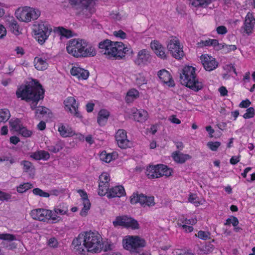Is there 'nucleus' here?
I'll return each mask as SVG.
<instances>
[{
  "mask_svg": "<svg viewBox=\"0 0 255 255\" xmlns=\"http://www.w3.org/2000/svg\"><path fill=\"white\" fill-rule=\"evenodd\" d=\"M85 236L84 234H80L78 237L75 238L72 242V245L75 251L78 252L79 254H83L85 252V245H84V240Z\"/></svg>",
  "mask_w": 255,
  "mask_h": 255,
  "instance_id": "412c9836",
  "label": "nucleus"
},
{
  "mask_svg": "<svg viewBox=\"0 0 255 255\" xmlns=\"http://www.w3.org/2000/svg\"><path fill=\"white\" fill-rule=\"evenodd\" d=\"M34 26L33 31L35 35V38L39 43L43 44L51 33L52 28L49 25L44 23L43 22Z\"/></svg>",
  "mask_w": 255,
  "mask_h": 255,
  "instance_id": "1a4fd4ad",
  "label": "nucleus"
},
{
  "mask_svg": "<svg viewBox=\"0 0 255 255\" xmlns=\"http://www.w3.org/2000/svg\"><path fill=\"white\" fill-rule=\"evenodd\" d=\"M220 145L221 142L219 141H210L207 143V146L212 151H217Z\"/></svg>",
  "mask_w": 255,
  "mask_h": 255,
  "instance_id": "6e6d98bb",
  "label": "nucleus"
},
{
  "mask_svg": "<svg viewBox=\"0 0 255 255\" xmlns=\"http://www.w3.org/2000/svg\"><path fill=\"white\" fill-rule=\"evenodd\" d=\"M123 246L132 255L143 251L146 246L144 239L137 236H127L123 240Z\"/></svg>",
  "mask_w": 255,
  "mask_h": 255,
  "instance_id": "39448f33",
  "label": "nucleus"
},
{
  "mask_svg": "<svg viewBox=\"0 0 255 255\" xmlns=\"http://www.w3.org/2000/svg\"><path fill=\"white\" fill-rule=\"evenodd\" d=\"M47 59L45 57H36L34 60V66L38 70H44L48 67Z\"/></svg>",
  "mask_w": 255,
  "mask_h": 255,
  "instance_id": "bb28decb",
  "label": "nucleus"
},
{
  "mask_svg": "<svg viewBox=\"0 0 255 255\" xmlns=\"http://www.w3.org/2000/svg\"><path fill=\"white\" fill-rule=\"evenodd\" d=\"M71 4L77 6L79 14L83 17L89 18L95 12L93 0H70Z\"/></svg>",
  "mask_w": 255,
  "mask_h": 255,
  "instance_id": "0eeeda50",
  "label": "nucleus"
},
{
  "mask_svg": "<svg viewBox=\"0 0 255 255\" xmlns=\"http://www.w3.org/2000/svg\"><path fill=\"white\" fill-rule=\"evenodd\" d=\"M18 132H19V134L22 136L25 137H30L32 133V132L31 130H28L23 126L18 131Z\"/></svg>",
  "mask_w": 255,
  "mask_h": 255,
  "instance_id": "864d4df0",
  "label": "nucleus"
},
{
  "mask_svg": "<svg viewBox=\"0 0 255 255\" xmlns=\"http://www.w3.org/2000/svg\"><path fill=\"white\" fill-rule=\"evenodd\" d=\"M130 202L131 204L139 203L142 206H153L155 205L154 197L147 196L141 193L134 192L130 197Z\"/></svg>",
  "mask_w": 255,
  "mask_h": 255,
  "instance_id": "9b49d317",
  "label": "nucleus"
},
{
  "mask_svg": "<svg viewBox=\"0 0 255 255\" xmlns=\"http://www.w3.org/2000/svg\"><path fill=\"white\" fill-rule=\"evenodd\" d=\"M195 70V68L191 66L184 67L180 73V81L182 85L198 92L202 89L203 84L197 79Z\"/></svg>",
  "mask_w": 255,
  "mask_h": 255,
  "instance_id": "7ed1b4c3",
  "label": "nucleus"
},
{
  "mask_svg": "<svg viewBox=\"0 0 255 255\" xmlns=\"http://www.w3.org/2000/svg\"><path fill=\"white\" fill-rule=\"evenodd\" d=\"M11 196L7 193L0 191V200L8 201L11 198Z\"/></svg>",
  "mask_w": 255,
  "mask_h": 255,
  "instance_id": "e2e57ef3",
  "label": "nucleus"
},
{
  "mask_svg": "<svg viewBox=\"0 0 255 255\" xmlns=\"http://www.w3.org/2000/svg\"><path fill=\"white\" fill-rule=\"evenodd\" d=\"M84 245L87 252L97 253L102 251L103 243L98 233L86 232L84 233Z\"/></svg>",
  "mask_w": 255,
  "mask_h": 255,
  "instance_id": "20e7f679",
  "label": "nucleus"
},
{
  "mask_svg": "<svg viewBox=\"0 0 255 255\" xmlns=\"http://www.w3.org/2000/svg\"><path fill=\"white\" fill-rule=\"evenodd\" d=\"M239 220L238 218L235 216H231V218H228L226 221V223L224 224L226 226H230L231 224L234 227H236L239 224Z\"/></svg>",
  "mask_w": 255,
  "mask_h": 255,
  "instance_id": "3c124183",
  "label": "nucleus"
},
{
  "mask_svg": "<svg viewBox=\"0 0 255 255\" xmlns=\"http://www.w3.org/2000/svg\"><path fill=\"white\" fill-rule=\"evenodd\" d=\"M237 49V46L235 45H227L225 43L224 50L225 53H229L232 51H235Z\"/></svg>",
  "mask_w": 255,
  "mask_h": 255,
  "instance_id": "680f3d73",
  "label": "nucleus"
},
{
  "mask_svg": "<svg viewBox=\"0 0 255 255\" xmlns=\"http://www.w3.org/2000/svg\"><path fill=\"white\" fill-rule=\"evenodd\" d=\"M30 157L36 160H47L50 158V154L47 151L41 150L32 153Z\"/></svg>",
  "mask_w": 255,
  "mask_h": 255,
  "instance_id": "7c9ffc66",
  "label": "nucleus"
},
{
  "mask_svg": "<svg viewBox=\"0 0 255 255\" xmlns=\"http://www.w3.org/2000/svg\"><path fill=\"white\" fill-rule=\"evenodd\" d=\"M57 31L61 36L65 37L67 38L73 36L72 31L71 30L66 29L63 27H58Z\"/></svg>",
  "mask_w": 255,
  "mask_h": 255,
  "instance_id": "a19ab883",
  "label": "nucleus"
},
{
  "mask_svg": "<svg viewBox=\"0 0 255 255\" xmlns=\"http://www.w3.org/2000/svg\"><path fill=\"white\" fill-rule=\"evenodd\" d=\"M151 56L149 52L145 49L139 50L134 59V63L138 66H143L151 62Z\"/></svg>",
  "mask_w": 255,
  "mask_h": 255,
  "instance_id": "f8f14e48",
  "label": "nucleus"
},
{
  "mask_svg": "<svg viewBox=\"0 0 255 255\" xmlns=\"http://www.w3.org/2000/svg\"><path fill=\"white\" fill-rule=\"evenodd\" d=\"M255 24V18L252 13L248 12L245 17L244 26L242 27L244 32L250 35L252 33V30Z\"/></svg>",
  "mask_w": 255,
  "mask_h": 255,
  "instance_id": "f3484780",
  "label": "nucleus"
},
{
  "mask_svg": "<svg viewBox=\"0 0 255 255\" xmlns=\"http://www.w3.org/2000/svg\"><path fill=\"white\" fill-rule=\"evenodd\" d=\"M9 123L10 127L16 131H18L23 127L21 120L17 118L11 119Z\"/></svg>",
  "mask_w": 255,
  "mask_h": 255,
  "instance_id": "ea45409f",
  "label": "nucleus"
},
{
  "mask_svg": "<svg viewBox=\"0 0 255 255\" xmlns=\"http://www.w3.org/2000/svg\"><path fill=\"white\" fill-rule=\"evenodd\" d=\"M117 44V42H113L108 39H105L98 44L99 51L104 55H107L109 58L115 57Z\"/></svg>",
  "mask_w": 255,
  "mask_h": 255,
  "instance_id": "9d476101",
  "label": "nucleus"
},
{
  "mask_svg": "<svg viewBox=\"0 0 255 255\" xmlns=\"http://www.w3.org/2000/svg\"><path fill=\"white\" fill-rule=\"evenodd\" d=\"M173 160L178 163L183 164L186 160L190 159L191 156L187 154H183L179 151H175L172 154Z\"/></svg>",
  "mask_w": 255,
  "mask_h": 255,
  "instance_id": "a878e982",
  "label": "nucleus"
},
{
  "mask_svg": "<svg viewBox=\"0 0 255 255\" xmlns=\"http://www.w3.org/2000/svg\"><path fill=\"white\" fill-rule=\"evenodd\" d=\"M167 48L172 56L176 59H180L184 56L183 51L180 46V43L178 40H171L167 45Z\"/></svg>",
  "mask_w": 255,
  "mask_h": 255,
  "instance_id": "ddd939ff",
  "label": "nucleus"
},
{
  "mask_svg": "<svg viewBox=\"0 0 255 255\" xmlns=\"http://www.w3.org/2000/svg\"><path fill=\"white\" fill-rule=\"evenodd\" d=\"M179 227H182V228L185 230V232L190 233L193 230V227L192 226H189L187 225H182L181 223H178Z\"/></svg>",
  "mask_w": 255,
  "mask_h": 255,
  "instance_id": "338daca9",
  "label": "nucleus"
},
{
  "mask_svg": "<svg viewBox=\"0 0 255 255\" xmlns=\"http://www.w3.org/2000/svg\"><path fill=\"white\" fill-rule=\"evenodd\" d=\"M127 216H117L115 220L113 222V224L115 227L118 226H122L125 227L126 219Z\"/></svg>",
  "mask_w": 255,
  "mask_h": 255,
  "instance_id": "79ce46f5",
  "label": "nucleus"
},
{
  "mask_svg": "<svg viewBox=\"0 0 255 255\" xmlns=\"http://www.w3.org/2000/svg\"><path fill=\"white\" fill-rule=\"evenodd\" d=\"M158 166H149L147 167L146 170L145 174L148 178L153 179L155 178H159V175H158Z\"/></svg>",
  "mask_w": 255,
  "mask_h": 255,
  "instance_id": "473e14b6",
  "label": "nucleus"
},
{
  "mask_svg": "<svg viewBox=\"0 0 255 255\" xmlns=\"http://www.w3.org/2000/svg\"><path fill=\"white\" fill-rule=\"evenodd\" d=\"M136 82L138 85H142L147 83V80L142 74L139 73L136 75Z\"/></svg>",
  "mask_w": 255,
  "mask_h": 255,
  "instance_id": "603ef678",
  "label": "nucleus"
},
{
  "mask_svg": "<svg viewBox=\"0 0 255 255\" xmlns=\"http://www.w3.org/2000/svg\"><path fill=\"white\" fill-rule=\"evenodd\" d=\"M189 4L195 7L203 6L209 3L211 0H188Z\"/></svg>",
  "mask_w": 255,
  "mask_h": 255,
  "instance_id": "37998d69",
  "label": "nucleus"
},
{
  "mask_svg": "<svg viewBox=\"0 0 255 255\" xmlns=\"http://www.w3.org/2000/svg\"><path fill=\"white\" fill-rule=\"evenodd\" d=\"M134 117L137 122L142 123L147 119L148 113L144 110H140L134 113Z\"/></svg>",
  "mask_w": 255,
  "mask_h": 255,
  "instance_id": "c9c22d12",
  "label": "nucleus"
},
{
  "mask_svg": "<svg viewBox=\"0 0 255 255\" xmlns=\"http://www.w3.org/2000/svg\"><path fill=\"white\" fill-rule=\"evenodd\" d=\"M117 49L115 54L116 59H120L125 56V54H132V49L130 47H125L122 42H117Z\"/></svg>",
  "mask_w": 255,
  "mask_h": 255,
  "instance_id": "6ab92c4d",
  "label": "nucleus"
},
{
  "mask_svg": "<svg viewBox=\"0 0 255 255\" xmlns=\"http://www.w3.org/2000/svg\"><path fill=\"white\" fill-rule=\"evenodd\" d=\"M58 131L60 135L64 137L71 136L74 134V132L71 128L68 126H65L62 123L58 125Z\"/></svg>",
  "mask_w": 255,
  "mask_h": 255,
  "instance_id": "cd10ccee",
  "label": "nucleus"
},
{
  "mask_svg": "<svg viewBox=\"0 0 255 255\" xmlns=\"http://www.w3.org/2000/svg\"><path fill=\"white\" fill-rule=\"evenodd\" d=\"M78 193L81 197L83 200L84 207L81 210L80 214L81 216L85 217L87 215V211L90 209L91 207V203L89 200L88 199L87 193L82 190H79Z\"/></svg>",
  "mask_w": 255,
  "mask_h": 255,
  "instance_id": "4be33fe9",
  "label": "nucleus"
},
{
  "mask_svg": "<svg viewBox=\"0 0 255 255\" xmlns=\"http://www.w3.org/2000/svg\"><path fill=\"white\" fill-rule=\"evenodd\" d=\"M109 185H106L104 183H99L98 194L101 196H103L105 195L106 193L108 194L109 190Z\"/></svg>",
  "mask_w": 255,
  "mask_h": 255,
  "instance_id": "a18cd8bd",
  "label": "nucleus"
},
{
  "mask_svg": "<svg viewBox=\"0 0 255 255\" xmlns=\"http://www.w3.org/2000/svg\"><path fill=\"white\" fill-rule=\"evenodd\" d=\"M66 49L69 54L76 57L94 56L96 54L95 48L83 39L70 40L67 44Z\"/></svg>",
  "mask_w": 255,
  "mask_h": 255,
  "instance_id": "f03ea898",
  "label": "nucleus"
},
{
  "mask_svg": "<svg viewBox=\"0 0 255 255\" xmlns=\"http://www.w3.org/2000/svg\"><path fill=\"white\" fill-rule=\"evenodd\" d=\"M48 148L49 151L52 152L53 153H57L59 152L62 148L59 145H51L49 146Z\"/></svg>",
  "mask_w": 255,
  "mask_h": 255,
  "instance_id": "69168bd1",
  "label": "nucleus"
},
{
  "mask_svg": "<svg viewBox=\"0 0 255 255\" xmlns=\"http://www.w3.org/2000/svg\"><path fill=\"white\" fill-rule=\"evenodd\" d=\"M50 115H52L50 112V110L44 106L37 107V109L35 110V117L39 120L46 115L50 117Z\"/></svg>",
  "mask_w": 255,
  "mask_h": 255,
  "instance_id": "2f4dec72",
  "label": "nucleus"
},
{
  "mask_svg": "<svg viewBox=\"0 0 255 255\" xmlns=\"http://www.w3.org/2000/svg\"><path fill=\"white\" fill-rule=\"evenodd\" d=\"M6 25L8 26L10 30L15 35H19L20 33L19 27L17 21L13 17H9L6 21Z\"/></svg>",
  "mask_w": 255,
  "mask_h": 255,
  "instance_id": "c85d7f7f",
  "label": "nucleus"
},
{
  "mask_svg": "<svg viewBox=\"0 0 255 255\" xmlns=\"http://www.w3.org/2000/svg\"><path fill=\"white\" fill-rule=\"evenodd\" d=\"M33 187V185L29 182L24 183L19 185L17 187V191L20 193L25 192L27 190Z\"/></svg>",
  "mask_w": 255,
  "mask_h": 255,
  "instance_id": "c03bdc74",
  "label": "nucleus"
},
{
  "mask_svg": "<svg viewBox=\"0 0 255 255\" xmlns=\"http://www.w3.org/2000/svg\"><path fill=\"white\" fill-rule=\"evenodd\" d=\"M216 30L219 34L222 35L225 34L228 31L227 28L223 25L217 27Z\"/></svg>",
  "mask_w": 255,
  "mask_h": 255,
  "instance_id": "0e129e2a",
  "label": "nucleus"
},
{
  "mask_svg": "<svg viewBox=\"0 0 255 255\" xmlns=\"http://www.w3.org/2000/svg\"><path fill=\"white\" fill-rule=\"evenodd\" d=\"M99 179L100 181V183H104L105 185L109 186L110 177L107 173L102 174L99 177Z\"/></svg>",
  "mask_w": 255,
  "mask_h": 255,
  "instance_id": "4d7b16f0",
  "label": "nucleus"
},
{
  "mask_svg": "<svg viewBox=\"0 0 255 255\" xmlns=\"http://www.w3.org/2000/svg\"><path fill=\"white\" fill-rule=\"evenodd\" d=\"M157 166L158 172H159L158 175H159V177L163 176H169L171 175L173 171L171 168H168L166 165L163 164H158Z\"/></svg>",
  "mask_w": 255,
  "mask_h": 255,
  "instance_id": "72a5a7b5",
  "label": "nucleus"
},
{
  "mask_svg": "<svg viewBox=\"0 0 255 255\" xmlns=\"http://www.w3.org/2000/svg\"><path fill=\"white\" fill-rule=\"evenodd\" d=\"M32 193L36 195L41 197H49L50 194L48 192H46L39 188H35L32 190Z\"/></svg>",
  "mask_w": 255,
  "mask_h": 255,
  "instance_id": "8fccbe9b",
  "label": "nucleus"
},
{
  "mask_svg": "<svg viewBox=\"0 0 255 255\" xmlns=\"http://www.w3.org/2000/svg\"><path fill=\"white\" fill-rule=\"evenodd\" d=\"M44 90L41 85L36 80L32 79L27 85L20 86L16 91L17 98L27 102L31 101L30 108L34 110L40 100L44 98Z\"/></svg>",
  "mask_w": 255,
  "mask_h": 255,
  "instance_id": "f257e3e1",
  "label": "nucleus"
},
{
  "mask_svg": "<svg viewBox=\"0 0 255 255\" xmlns=\"http://www.w3.org/2000/svg\"><path fill=\"white\" fill-rule=\"evenodd\" d=\"M151 47L155 53L162 59H166V55L165 53L164 48L157 41L154 40L150 44Z\"/></svg>",
  "mask_w": 255,
  "mask_h": 255,
  "instance_id": "393cba45",
  "label": "nucleus"
},
{
  "mask_svg": "<svg viewBox=\"0 0 255 255\" xmlns=\"http://www.w3.org/2000/svg\"><path fill=\"white\" fill-rule=\"evenodd\" d=\"M113 35L117 37H119L122 39H126L127 38V34L123 31L122 30H119L118 31H115L113 32Z\"/></svg>",
  "mask_w": 255,
  "mask_h": 255,
  "instance_id": "bf43d9fd",
  "label": "nucleus"
},
{
  "mask_svg": "<svg viewBox=\"0 0 255 255\" xmlns=\"http://www.w3.org/2000/svg\"><path fill=\"white\" fill-rule=\"evenodd\" d=\"M116 140L118 146L123 149H126L130 146V142L127 139V132L123 129H119L116 133Z\"/></svg>",
  "mask_w": 255,
  "mask_h": 255,
  "instance_id": "4468645a",
  "label": "nucleus"
},
{
  "mask_svg": "<svg viewBox=\"0 0 255 255\" xmlns=\"http://www.w3.org/2000/svg\"><path fill=\"white\" fill-rule=\"evenodd\" d=\"M139 97L138 91L135 89H131L128 91L126 97V100L127 103H131L134 99H137Z\"/></svg>",
  "mask_w": 255,
  "mask_h": 255,
  "instance_id": "e433bc0d",
  "label": "nucleus"
},
{
  "mask_svg": "<svg viewBox=\"0 0 255 255\" xmlns=\"http://www.w3.org/2000/svg\"><path fill=\"white\" fill-rule=\"evenodd\" d=\"M0 239L3 240V245L7 250H13L16 248V245L11 241L15 240L16 237L14 235L9 234H0Z\"/></svg>",
  "mask_w": 255,
  "mask_h": 255,
  "instance_id": "aec40b11",
  "label": "nucleus"
},
{
  "mask_svg": "<svg viewBox=\"0 0 255 255\" xmlns=\"http://www.w3.org/2000/svg\"><path fill=\"white\" fill-rule=\"evenodd\" d=\"M255 116V109L253 107H250L246 110V113L243 115L244 118L250 119Z\"/></svg>",
  "mask_w": 255,
  "mask_h": 255,
  "instance_id": "5fc2aeb1",
  "label": "nucleus"
},
{
  "mask_svg": "<svg viewBox=\"0 0 255 255\" xmlns=\"http://www.w3.org/2000/svg\"><path fill=\"white\" fill-rule=\"evenodd\" d=\"M31 216L33 219L43 222L51 221V223L58 222L61 218L53 213L52 210L43 208H38L33 210L31 212Z\"/></svg>",
  "mask_w": 255,
  "mask_h": 255,
  "instance_id": "423d86ee",
  "label": "nucleus"
},
{
  "mask_svg": "<svg viewBox=\"0 0 255 255\" xmlns=\"http://www.w3.org/2000/svg\"><path fill=\"white\" fill-rule=\"evenodd\" d=\"M218 44V40L209 39L205 41L201 40L197 43L198 47L202 48L204 46H215L216 44Z\"/></svg>",
  "mask_w": 255,
  "mask_h": 255,
  "instance_id": "58836bf2",
  "label": "nucleus"
},
{
  "mask_svg": "<svg viewBox=\"0 0 255 255\" xmlns=\"http://www.w3.org/2000/svg\"><path fill=\"white\" fill-rule=\"evenodd\" d=\"M21 164L23 165L24 171L26 172H28L32 167V163L26 160L22 161L21 162Z\"/></svg>",
  "mask_w": 255,
  "mask_h": 255,
  "instance_id": "052dcab7",
  "label": "nucleus"
},
{
  "mask_svg": "<svg viewBox=\"0 0 255 255\" xmlns=\"http://www.w3.org/2000/svg\"><path fill=\"white\" fill-rule=\"evenodd\" d=\"M201 62L206 71H211L218 66V62L215 58L208 55H202L201 56Z\"/></svg>",
  "mask_w": 255,
  "mask_h": 255,
  "instance_id": "dca6fc26",
  "label": "nucleus"
},
{
  "mask_svg": "<svg viewBox=\"0 0 255 255\" xmlns=\"http://www.w3.org/2000/svg\"><path fill=\"white\" fill-rule=\"evenodd\" d=\"M48 245L51 247H56L57 245V240L55 238H50L48 241Z\"/></svg>",
  "mask_w": 255,
  "mask_h": 255,
  "instance_id": "774afa93",
  "label": "nucleus"
},
{
  "mask_svg": "<svg viewBox=\"0 0 255 255\" xmlns=\"http://www.w3.org/2000/svg\"><path fill=\"white\" fill-rule=\"evenodd\" d=\"M126 194L125 190L123 186H116L109 188L107 197L108 198L120 197Z\"/></svg>",
  "mask_w": 255,
  "mask_h": 255,
  "instance_id": "b1692460",
  "label": "nucleus"
},
{
  "mask_svg": "<svg viewBox=\"0 0 255 255\" xmlns=\"http://www.w3.org/2000/svg\"><path fill=\"white\" fill-rule=\"evenodd\" d=\"M210 234L203 231H200L198 233L197 236L201 239L206 240L210 238Z\"/></svg>",
  "mask_w": 255,
  "mask_h": 255,
  "instance_id": "13d9d810",
  "label": "nucleus"
},
{
  "mask_svg": "<svg viewBox=\"0 0 255 255\" xmlns=\"http://www.w3.org/2000/svg\"><path fill=\"white\" fill-rule=\"evenodd\" d=\"M68 212V209L66 207H61V205H58L54 208L53 213L55 215H63L66 214Z\"/></svg>",
  "mask_w": 255,
  "mask_h": 255,
  "instance_id": "de8ad7c7",
  "label": "nucleus"
},
{
  "mask_svg": "<svg viewBox=\"0 0 255 255\" xmlns=\"http://www.w3.org/2000/svg\"><path fill=\"white\" fill-rule=\"evenodd\" d=\"M15 14L19 20L27 22L31 20L37 19L40 15V12L38 9L25 6L21 10L18 9Z\"/></svg>",
  "mask_w": 255,
  "mask_h": 255,
  "instance_id": "6e6552de",
  "label": "nucleus"
},
{
  "mask_svg": "<svg viewBox=\"0 0 255 255\" xmlns=\"http://www.w3.org/2000/svg\"><path fill=\"white\" fill-rule=\"evenodd\" d=\"M100 159L106 163H109L113 160V155L111 153H107L105 151H102L100 154Z\"/></svg>",
  "mask_w": 255,
  "mask_h": 255,
  "instance_id": "49530a36",
  "label": "nucleus"
},
{
  "mask_svg": "<svg viewBox=\"0 0 255 255\" xmlns=\"http://www.w3.org/2000/svg\"><path fill=\"white\" fill-rule=\"evenodd\" d=\"M158 76L164 84L168 87H174L175 83L170 73L165 69H162L158 72Z\"/></svg>",
  "mask_w": 255,
  "mask_h": 255,
  "instance_id": "a211bd4d",
  "label": "nucleus"
},
{
  "mask_svg": "<svg viewBox=\"0 0 255 255\" xmlns=\"http://www.w3.org/2000/svg\"><path fill=\"white\" fill-rule=\"evenodd\" d=\"M110 116L109 112L106 110H101L98 113L97 122L100 126H104L107 122Z\"/></svg>",
  "mask_w": 255,
  "mask_h": 255,
  "instance_id": "c756f323",
  "label": "nucleus"
},
{
  "mask_svg": "<svg viewBox=\"0 0 255 255\" xmlns=\"http://www.w3.org/2000/svg\"><path fill=\"white\" fill-rule=\"evenodd\" d=\"M70 73L72 76L83 80H86L89 76L88 70L78 67H73L70 70Z\"/></svg>",
  "mask_w": 255,
  "mask_h": 255,
  "instance_id": "5701e85b",
  "label": "nucleus"
},
{
  "mask_svg": "<svg viewBox=\"0 0 255 255\" xmlns=\"http://www.w3.org/2000/svg\"><path fill=\"white\" fill-rule=\"evenodd\" d=\"M10 117L9 111L7 109H0V124L5 123Z\"/></svg>",
  "mask_w": 255,
  "mask_h": 255,
  "instance_id": "4c0bfd02",
  "label": "nucleus"
},
{
  "mask_svg": "<svg viewBox=\"0 0 255 255\" xmlns=\"http://www.w3.org/2000/svg\"><path fill=\"white\" fill-rule=\"evenodd\" d=\"M65 106V110L73 114L78 118L81 117L80 113L78 111V105L76 103V100L72 97H68L64 102Z\"/></svg>",
  "mask_w": 255,
  "mask_h": 255,
  "instance_id": "2eb2a0df",
  "label": "nucleus"
},
{
  "mask_svg": "<svg viewBox=\"0 0 255 255\" xmlns=\"http://www.w3.org/2000/svg\"><path fill=\"white\" fill-rule=\"evenodd\" d=\"M126 220L125 228H131L133 230L139 229V225L134 219L127 216Z\"/></svg>",
  "mask_w": 255,
  "mask_h": 255,
  "instance_id": "f704fd0d",
  "label": "nucleus"
},
{
  "mask_svg": "<svg viewBox=\"0 0 255 255\" xmlns=\"http://www.w3.org/2000/svg\"><path fill=\"white\" fill-rule=\"evenodd\" d=\"M214 246L211 243H208L200 248V251L205 254L211 253L214 250Z\"/></svg>",
  "mask_w": 255,
  "mask_h": 255,
  "instance_id": "09e8293b",
  "label": "nucleus"
}]
</instances>
